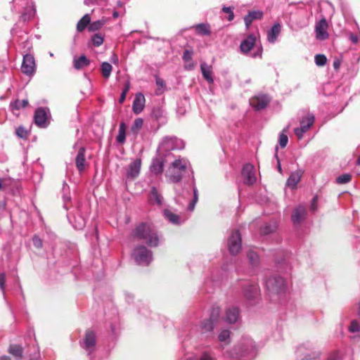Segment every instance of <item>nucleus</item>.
Masks as SVG:
<instances>
[{
  "instance_id": "obj_1",
  "label": "nucleus",
  "mask_w": 360,
  "mask_h": 360,
  "mask_svg": "<svg viewBox=\"0 0 360 360\" xmlns=\"http://www.w3.org/2000/svg\"><path fill=\"white\" fill-rule=\"evenodd\" d=\"M132 236L145 240L150 247H157L160 241L157 231L148 223L143 222L137 225L132 231Z\"/></svg>"
},
{
  "instance_id": "obj_2",
  "label": "nucleus",
  "mask_w": 360,
  "mask_h": 360,
  "mask_svg": "<svg viewBox=\"0 0 360 360\" xmlns=\"http://www.w3.org/2000/svg\"><path fill=\"white\" fill-rule=\"evenodd\" d=\"M188 172L193 174L190 162L185 158H179L171 163L166 176L172 182L178 183Z\"/></svg>"
},
{
  "instance_id": "obj_3",
  "label": "nucleus",
  "mask_w": 360,
  "mask_h": 360,
  "mask_svg": "<svg viewBox=\"0 0 360 360\" xmlns=\"http://www.w3.org/2000/svg\"><path fill=\"white\" fill-rule=\"evenodd\" d=\"M257 354V347L249 337H243L234 347V354L237 356L254 357Z\"/></svg>"
},
{
  "instance_id": "obj_4",
  "label": "nucleus",
  "mask_w": 360,
  "mask_h": 360,
  "mask_svg": "<svg viewBox=\"0 0 360 360\" xmlns=\"http://www.w3.org/2000/svg\"><path fill=\"white\" fill-rule=\"evenodd\" d=\"M184 148V143L182 140L176 137H165L162 139L158 148V153L160 155L167 158L170 151L181 150Z\"/></svg>"
},
{
  "instance_id": "obj_5",
  "label": "nucleus",
  "mask_w": 360,
  "mask_h": 360,
  "mask_svg": "<svg viewBox=\"0 0 360 360\" xmlns=\"http://www.w3.org/2000/svg\"><path fill=\"white\" fill-rule=\"evenodd\" d=\"M266 290L270 296L281 295L285 292L287 285L285 281L280 276H271L265 281Z\"/></svg>"
},
{
  "instance_id": "obj_6",
  "label": "nucleus",
  "mask_w": 360,
  "mask_h": 360,
  "mask_svg": "<svg viewBox=\"0 0 360 360\" xmlns=\"http://www.w3.org/2000/svg\"><path fill=\"white\" fill-rule=\"evenodd\" d=\"M13 9L16 13H22L20 18L24 21L30 20L34 14L30 0H13Z\"/></svg>"
},
{
  "instance_id": "obj_7",
  "label": "nucleus",
  "mask_w": 360,
  "mask_h": 360,
  "mask_svg": "<svg viewBox=\"0 0 360 360\" xmlns=\"http://www.w3.org/2000/svg\"><path fill=\"white\" fill-rule=\"evenodd\" d=\"M131 255L139 265L148 266L153 260L152 252L143 245L135 248Z\"/></svg>"
},
{
  "instance_id": "obj_8",
  "label": "nucleus",
  "mask_w": 360,
  "mask_h": 360,
  "mask_svg": "<svg viewBox=\"0 0 360 360\" xmlns=\"http://www.w3.org/2000/svg\"><path fill=\"white\" fill-rule=\"evenodd\" d=\"M314 347L310 342L304 343L299 346L297 349V356L302 360H311L316 359L319 353L314 351Z\"/></svg>"
},
{
  "instance_id": "obj_9",
  "label": "nucleus",
  "mask_w": 360,
  "mask_h": 360,
  "mask_svg": "<svg viewBox=\"0 0 360 360\" xmlns=\"http://www.w3.org/2000/svg\"><path fill=\"white\" fill-rule=\"evenodd\" d=\"M228 248L231 255H236L241 249V236L238 230L233 231L228 239Z\"/></svg>"
},
{
  "instance_id": "obj_10",
  "label": "nucleus",
  "mask_w": 360,
  "mask_h": 360,
  "mask_svg": "<svg viewBox=\"0 0 360 360\" xmlns=\"http://www.w3.org/2000/svg\"><path fill=\"white\" fill-rule=\"evenodd\" d=\"M96 342L95 332L91 330H87L83 341L80 342V345L89 355L94 350Z\"/></svg>"
},
{
  "instance_id": "obj_11",
  "label": "nucleus",
  "mask_w": 360,
  "mask_h": 360,
  "mask_svg": "<svg viewBox=\"0 0 360 360\" xmlns=\"http://www.w3.org/2000/svg\"><path fill=\"white\" fill-rule=\"evenodd\" d=\"M328 25L325 18H321L316 22L315 34L318 40L323 41L328 38Z\"/></svg>"
},
{
  "instance_id": "obj_12",
  "label": "nucleus",
  "mask_w": 360,
  "mask_h": 360,
  "mask_svg": "<svg viewBox=\"0 0 360 360\" xmlns=\"http://www.w3.org/2000/svg\"><path fill=\"white\" fill-rule=\"evenodd\" d=\"M241 175L243 178L245 184L252 185L256 182L257 178L255 176V167L251 164H245L243 166Z\"/></svg>"
},
{
  "instance_id": "obj_13",
  "label": "nucleus",
  "mask_w": 360,
  "mask_h": 360,
  "mask_svg": "<svg viewBox=\"0 0 360 360\" xmlns=\"http://www.w3.org/2000/svg\"><path fill=\"white\" fill-rule=\"evenodd\" d=\"M21 70L27 75H32L35 72V60L31 54H25L23 56Z\"/></svg>"
},
{
  "instance_id": "obj_14",
  "label": "nucleus",
  "mask_w": 360,
  "mask_h": 360,
  "mask_svg": "<svg viewBox=\"0 0 360 360\" xmlns=\"http://www.w3.org/2000/svg\"><path fill=\"white\" fill-rule=\"evenodd\" d=\"M34 123L41 128H45L48 125V110L44 108H39L34 112Z\"/></svg>"
},
{
  "instance_id": "obj_15",
  "label": "nucleus",
  "mask_w": 360,
  "mask_h": 360,
  "mask_svg": "<svg viewBox=\"0 0 360 360\" xmlns=\"http://www.w3.org/2000/svg\"><path fill=\"white\" fill-rule=\"evenodd\" d=\"M215 323H216L210 319L202 321L198 326V330L200 335H205L206 338L212 337L213 335L212 330Z\"/></svg>"
},
{
  "instance_id": "obj_16",
  "label": "nucleus",
  "mask_w": 360,
  "mask_h": 360,
  "mask_svg": "<svg viewBox=\"0 0 360 360\" xmlns=\"http://www.w3.org/2000/svg\"><path fill=\"white\" fill-rule=\"evenodd\" d=\"M269 103V98L266 95H259L250 100V105L257 110L264 109Z\"/></svg>"
},
{
  "instance_id": "obj_17",
  "label": "nucleus",
  "mask_w": 360,
  "mask_h": 360,
  "mask_svg": "<svg viewBox=\"0 0 360 360\" xmlns=\"http://www.w3.org/2000/svg\"><path fill=\"white\" fill-rule=\"evenodd\" d=\"M244 296L245 297L249 300H253L259 294V288L257 284H252L250 283H246L245 287L244 288Z\"/></svg>"
},
{
  "instance_id": "obj_18",
  "label": "nucleus",
  "mask_w": 360,
  "mask_h": 360,
  "mask_svg": "<svg viewBox=\"0 0 360 360\" xmlns=\"http://www.w3.org/2000/svg\"><path fill=\"white\" fill-rule=\"evenodd\" d=\"M256 42V36L255 34H250L240 44V51L247 54L252 49Z\"/></svg>"
},
{
  "instance_id": "obj_19",
  "label": "nucleus",
  "mask_w": 360,
  "mask_h": 360,
  "mask_svg": "<svg viewBox=\"0 0 360 360\" xmlns=\"http://www.w3.org/2000/svg\"><path fill=\"white\" fill-rule=\"evenodd\" d=\"M145 101L146 99L143 94L138 93L136 94L132 104V110L135 114L138 115L143 111Z\"/></svg>"
},
{
  "instance_id": "obj_20",
  "label": "nucleus",
  "mask_w": 360,
  "mask_h": 360,
  "mask_svg": "<svg viewBox=\"0 0 360 360\" xmlns=\"http://www.w3.org/2000/svg\"><path fill=\"white\" fill-rule=\"evenodd\" d=\"M141 166V159H136L133 161L128 167L127 175L128 177L134 179L137 177L140 173Z\"/></svg>"
},
{
  "instance_id": "obj_21",
  "label": "nucleus",
  "mask_w": 360,
  "mask_h": 360,
  "mask_svg": "<svg viewBox=\"0 0 360 360\" xmlns=\"http://www.w3.org/2000/svg\"><path fill=\"white\" fill-rule=\"evenodd\" d=\"M239 309L236 307H231L226 309L225 320L229 323H236L239 319Z\"/></svg>"
},
{
  "instance_id": "obj_22",
  "label": "nucleus",
  "mask_w": 360,
  "mask_h": 360,
  "mask_svg": "<svg viewBox=\"0 0 360 360\" xmlns=\"http://www.w3.org/2000/svg\"><path fill=\"white\" fill-rule=\"evenodd\" d=\"M306 214L305 207L302 205H299L294 210V212L292 214V221L295 224H300L304 219Z\"/></svg>"
},
{
  "instance_id": "obj_23",
  "label": "nucleus",
  "mask_w": 360,
  "mask_h": 360,
  "mask_svg": "<svg viewBox=\"0 0 360 360\" xmlns=\"http://www.w3.org/2000/svg\"><path fill=\"white\" fill-rule=\"evenodd\" d=\"M281 31V25L280 23H275L271 28L267 32V40L271 44H274L279 36Z\"/></svg>"
},
{
  "instance_id": "obj_24",
  "label": "nucleus",
  "mask_w": 360,
  "mask_h": 360,
  "mask_svg": "<svg viewBox=\"0 0 360 360\" xmlns=\"http://www.w3.org/2000/svg\"><path fill=\"white\" fill-rule=\"evenodd\" d=\"M263 17V13L260 11H250L248 15L244 17V22L246 29L248 30L253 20H260Z\"/></svg>"
},
{
  "instance_id": "obj_25",
  "label": "nucleus",
  "mask_w": 360,
  "mask_h": 360,
  "mask_svg": "<svg viewBox=\"0 0 360 360\" xmlns=\"http://www.w3.org/2000/svg\"><path fill=\"white\" fill-rule=\"evenodd\" d=\"M85 162V149L84 148L82 147L79 149L75 160L77 168L80 172H83L84 169Z\"/></svg>"
},
{
  "instance_id": "obj_26",
  "label": "nucleus",
  "mask_w": 360,
  "mask_h": 360,
  "mask_svg": "<svg viewBox=\"0 0 360 360\" xmlns=\"http://www.w3.org/2000/svg\"><path fill=\"white\" fill-rule=\"evenodd\" d=\"M149 200L151 203L162 205L163 202V197L158 192L155 187H152L149 193Z\"/></svg>"
},
{
  "instance_id": "obj_27",
  "label": "nucleus",
  "mask_w": 360,
  "mask_h": 360,
  "mask_svg": "<svg viewBox=\"0 0 360 360\" xmlns=\"http://www.w3.org/2000/svg\"><path fill=\"white\" fill-rule=\"evenodd\" d=\"M200 69L205 79L210 84L213 83L214 79L212 77V70L210 65H208L205 63H202L200 65Z\"/></svg>"
},
{
  "instance_id": "obj_28",
  "label": "nucleus",
  "mask_w": 360,
  "mask_h": 360,
  "mask_svg": "<svg viewBox=\"0 0 360 360\" xmlns=\"http://www.w3.org/2000/svg\"><path fill=\"white\" fill-rule=\"evenodd\" d=\"M302 176L301 171H295L292 172L289 178L287 180L286 184L288 186L294 188L297 184L300 182Z\"/></svg>"
},
{
  "instance_id": "obj_29",
  "label": "nucleus",
  "mask_w": 360,
  "mask_h": 360,
  "mask_svg": "<svg viewBox=\"0 0 360 360\" xmlns=\"http://www.w3.org/2000/svg\"><path fill=\"white\" fill-rule=\"evenodd\" d=\"M89 64L90 60L84 55H82L79 58L75 57L73 59V66L76 70H80Z\"/></svg>"
},
{
  "instance_id": "obj_30",
  "label": "nucleus",
  "mask_w": 360,
  "mask_h": 360,
  "mask_svg": "<svg viewBox=\"0 0 360 360\" xmlns=\"http://www.w3.org/2000/svg\"><path fill=\"white\" fill-rule=\"evenodd\" d=\"M150 172L155 174L162 173L163 170V162L160 158L153 159L152 164L150 167Z\"/></svg>"
},
{
  "instance_id": "obj_31",
  "label": "nucleus",
  "mask_w": 360,
  "mask_h": 360,
  "mask_svg": "<svg viewBox=\"0 0 360 360\" xmlns=\"http://www.w3.org/2000/svg\"><path fill=\"white\" fill-rule=\"evenodd\" d=\"M69 220L76 229H82L86 224V219L80 215L78 217L74 216L72 218L69 217Z\"/></svg>"
},
{
  "instance_id": "obj_32",
  "label": "nucleus",
  "mask_w": 360,
  "mask_h": 360,
  "mask_svg": "<svg viewBox=\"0 0 360 360\" xmlns=\"http://www.w3.org/2000/svg\"><path fill=\"white\" fill-rule=\"evenodd\" d=\"M126 130H127L126 124L123 122H120V126H119L118 134L116 137L117 141L120 144H123L125 143Z\"/></svg>"
},
{
  "instance_id": "obj_33",
  "label": "nucleus",
  "mask_w": 360,
  "mask_h": 360,
  "mask_svg": "<svg viewBox=\"0 0 360 360\" xmlns=\"http://www.w3.org/2000/svg\"><path fill=\"white\" fill-rule=\"evenodd\" d=\"M314 122V116L312 114H308L300 121V127L307 131L313 125Z\"/></svg>"
},
{
  "instance_id": "obj_34",
  "label": "nucleus",
  "mask_w": 360,
  "mask_h": 360,
  "mask_svg": "<svg viewBox=\"0 0 360 360\" xmlns=\"http://www.w3.org/2000/svg\"><path fill=\"white\" fill-rule=\"evenodd\" d=\"M91 17L89 14L84 15L77 22V30L78 32H82L86 26L90 24Z\"/></svg>"
},
{
  "instance_id": "obj_35",
  "label": "nucleus",
  "mask_w": 360,
  "mask_h": 360,
  "mask_svg": "<svg viewBox=\"0 0 360 360\" xmlns=\"http://www.w3.org/2000/svg\"><path fill=\"white\" fill-rule=\"evenodd\" d=\"M198 34L208 36L211 33L210 26L208 24L200 23L194 26Z\"/></svg>"
},
{
  "instance_id": "obj_36",
  "label": "nucleus",
  "mask_w": 360,
  "mask_h": 360,
  "mask_svg": "<svg viewBox=\"0 0 360 360\" xmlns=\"http://www.w3.org/2000/svg\"><path fill=\"white\" fill-rule=\"evenodd\" d=\"M165 217L174 224H180L181 223L179 216L172 212L170 210H165L164 211Z\"/></svg>"
},
{
  "instance_id": "obj_37",
  "label": "nucleus",
  "mask_w": 360,
  "mask_h": 360,
  "mask_svg": "<svg viewBox=\"0 0 360 360\" xmlns=\"http://www.w3.org/2000/svg\"><path fill=\"white\" fill-rule=\"evenodd\" d=\"M9 353L13 355L15 357L20 359L22 356V347L19 345H12L8 349Z\"/></svg>"
},
{
  "instance_id": "obj_38",
  "label": "nucleus",
  "mask_w": 360,
  "mask_h": 360,
  "mask_svg": "<svg viewBox=\"0 0 360 360\" xmlns=\"http://www.w3.org/2000/svg\"><path fill=\"white\" fill-rule=\"evenodd\" d=\"M27 105L28 101L27 99L22 101L15 100L10 104V108L12 110H15L25 108Z\"/></svg>"
},
{
  "instance_id": "obj_39",
  "label": "nucleus",
  "mask_w": 360,
  "mask_h": 360,
  "mask_svg": "<svg viewBox=\"0 0 360 360\" xmlns=\"http://www.w3.org/2000/svg\"><path fill=\"white\" fill-rule=\"evenodd\" d=\"M101 68L103 76L108 79L110 76L112 70V65L108 62H103L101 63Z\"/></svg>"
},
{
  "instance_id": "obj_40",
  "label": "nucleus",
  "mask_w": 360,
  "mask_h": 360,
  "mask_svg": "<svg viewBox=\"0 0 360 360\" xmlns=\"http://www.w3.org/2000/svg\"><path fill=\"white\" fill-rule=\"evenodd\" d=\"M155 83L158 86V89L156 90V94L160 95L163 93V91L165 89V81L159 77L158 76L155 75Z\"/></svg>"
},
{
  "instance_id": "obj_41",
  "label": "nucleus",
  "mask_w": 360,
  "mask_h": 360,
  "mask_svg": "<svg viewBox=\"0 0 360 360\" xmlns=\"http://www.w3.org/2000/svg\"><path fill=\"white\" fill-rule=\"evenodd\" d=\"M143 119L139 117V118H136L131 127V131L134 134H137L139 131V130L141 129L142 126H143Z\"/></svg>"
},
{
  "instance_id": "obj_42",
  "label": "nucleus",
  "mask_w": 360,
  "mask_h": 360,
  "mask_svg": "<svg viewBox=\"0 0 360 360\" xmlns=\"http://www.w3.org/2000/svg\"><path fill=\"white\" fill-rule=\"evenodd\" d=\"M287 129H284L283 131L279 134L278 143L281 148H285L288 142V138L285 133Z\"/></svg>"
},
{
  "instance_id": "obj_43",
  "label": "nucleus",
  "mask_w": 360,
  "mask_h": 360,
  "mask_svg": "<svg viewBox=\"0 0 360 360\" xmlns=\"http://www.w3.org/2000/svg\"><path fill=\"white\" fill-rule=\"evenodd\" d=\"M229 338L230 332L228 330H222L218 336L219 341L225 344H228L229 342Z\"/></svg>"
},
{
  "instance_id": "obj_44",
  "label": "nucleus",
  "mask_w": 360,
  "mask_h": 360,
  "mask_svg": "<svg viewBox=\"0 0 360 360\" xmlns=\"http://www.w3.org/2000/svg\"><path fill=\"white\" fill-rule=\"evenodd\" d=\"M220 313V308L219 307H214L211 310V314L209 319L216 323L219 318Z\"/></svg>"
},
{
  "instance_id": "obj_45",
  "label": "nucleus",
  "mask_w": 360,
  "mask_h": 360,
  "mask_svg": "<svg viewBox=\"0 0 360 360\" xmlns=\"http://www.w3.org/2000/svg\"><path fill=\"white\" fill-rule=\"evenodd\" d=\"M193 198L192 201L189 203L188 209L190 211H193L195 208V204L198 200V191L195 186H193Z\"/></svg>"
},
{
  "instance_id": "obj_46",
  "label": "nucleus",
  "mask_w": 360,
  "mask_h": 360,
  "mask_svg": "<svg viewBox=\"0 0 360 360\" xmlns=\"http://www.w3.org/2000/svg\"><path fill=\"white\" fill-rule=\"evenodd\" d=\"M352 179V175L349 174H344L342 175H340L336 179V182L338 184H345L347 183H349Z\"/></svg>"
},
{
  "instance_id": "obj_47",
  "label": "nucleus",
  "mask_w": 360,
  "mask_h": 360,
  "mask_svg": "<svg viewBox=\"0 0 360 360\" xmlns=\"http://www.w3.org/2000/svg\"><path fill=\"white\" fill-rule=\"evenodd\" d=\"M105 20H98L89 24V29L90 31H96L100 30L104 25Z\"/></svg>"
},
{
  "instance_id": "obj_48",
  "label": "nucleus",
  "mask_w": 360,
  "mask_h": 360,
  "mask_svg": "<svg viewBox=\"0 0 360 360\" xmlns=\"http://www.w3.org/2000/svg\"><path fill=\"white\" fill-rule=\"evenodd\" d=\"M248 258L250 264L252 265L256 264L259 261L258 254L253 250H250L248 252Z\"/></svg>"
},
{
  "instance_id": "obj_49",
  "label": "nucleus",
  "mask_w": 360,
  "mask_h": 360,
  "mask_svg": "<svg viewBox=\"0 0 360 360\" xmlns=\"http://www.w3.org/2000/svg\"><path fill=\"white\" fill-rule=\"evenodd\" d=\"M16 135L21 139H27L29 134L28 131L22 126L18 127L15 130Z\"/></svg>"
},
{
  "instance_id": "obj_50",
  "label": "nucleus",
  "mask_w": 360,
  "mask_h": 360,
  "mask_svg": "<svg viewBox=\"0 0 360 360\" xmlns=\"http://www.w3.org/2000/svg\"><path fill=\"white\" fill-rule=\"evenodd\" d=\"M276 229V224H266L261 228V233L264 235H266L274 231Z\"/></svg>"
},
{
  "instance_id": "obj_51",
  "label": "nucleus",
  "mask_w": 360,
  "mask_h": 360,
  "mask_svg": "<svg viewBox=\"0 0 360 360\" xmlns=\"http://www.w3.org/2000/svg\"><path fill=\"white\" fill-rule=\"evenodd\" d=\"M327 61V58L323 54H317L315 56V63L318 66H323Z\"/></svg>"
},
{
  "instance_id": "obj_52",
  "label": "nucleus",
  "mask_w": 360,
  "mask_h": 360,
  "mask_svg": "<svg viewBox=\"0 0 360 360\" xmlns=\"http://www.w3.org/2000/svg\"><path fill=\"white\" fill-rule=\"evenodd\" d=\"M91 41L95 46H99L103 43V38L99 34H95L91 37Z\"/></svg>"
},
{
  "instance_id": "obj_53",
  "label": "nucleus",
  "mask_w": 360,
  "mask_h": 360,
  "mask_svg": "<svg viewBox=\"0 0 360 360\" xmlns=\"http://www.w3.org/2000/svg\"><path fill=\"white\" fill-rule=\"evenodd\" d=\"M222 11L228 14L227 20L231 21L234 18L233 8L231 6H223Z\"/></svg>"
},
{
  "instance_id": "obj_54",
  "label": "nucleus",
  "mask_w": 360,
  "mask_h": 360,
  "mask_svg": "<svg viewBox=\"0 0 360 360\" xmlns=\"http://www.w3.org/2000/svg\"><path fill=\"white\" fill-rule=\"evenodd\" d=\"M349 330L351 333L359 332L360 330V326L356 320H353L349 327Z\"/></svg>"
},
{
  "instance_id": "obj_55",
  "label": "nucleus",
  "mask_w": 360,
  "mask_h": 360,
  "mask_svg": "<svg viewBox=\"0 0 360 360\" xmlns=\"http://www.w3.org/2000/svg\"><path fill=\"white\" fill-rule=\"evenodd\" d=\"M198 360H216L212 354L208 352H204L201 354Z\"/></svg>"
},
{
  "instance_id": "obj_56",
  "label": "nucleus",
  "mask_w": 360,
  "mask_h": 360,
  "mask_svg": "<svg viewBox=\"0 0 360 360\" xmlns=\"http://www.w3.org/2000/svg\"><path fill=\"white\" fill-rule=\"evenodd\" d=\"M33 245L35 248L40 249L43 246L42 240L41 238L37 236H34L32 238Z\"/></svg>"
},
{
  "instance_id": "obj_57",
  "label": "nucleus",
  "mask_w": 360,
  "mask_h": 360,
  "mask_svg": "<svg viewBox=\"0 0 360 360\" xmlns=\"http://www.w3.org/2000/svg\"><path fill=\"white\" fill-rule=\"evenodd\" d=\"M306 132L307 131L302 129L301 127H297L294 129V133L299 139H301Z\"/></svg>"
},
{
  "instance_id": "obj_58",
  "label": "nucleus",
  "mask_w": 360,
  "mask_h": 360,
  "mask_svg": "<svg viewBox=\"0 0 360 360\" xmlns=\"http://www.w3.org/2000/svg\"><path fill=\"white\" fill-rule=\"evenodd\" d=\"M5 285H6V274L4 273H1L0 274V289L1 290L3 293H4Z\"/></svg>"
},
{
  "instance_id": "obj_59",
  "label": "nucleus",
  "mask_w": 360,
  "mask_h": 360,
  "mask_svg": "<svg viewBox=\"0 0 360 360\" xmlns=\"http://www.w3.org/2000/svg\"><path fill=\"white\" fill-rule=\"evenodd\" d=\"M192 51L185 50L183 54V59L186 61H188L192 58Z\"/></svg>"
},
{
  "instance_id": "obj_60",
  "label": "nucleus",
  "mask_w": 360,
  "mask_h": 360,
  "mask_svg": "<svg viewBox=\"0 0 360 360\" xmlns=\"http://www.w3.org/2000/svg\"><path fill=\"white\" fill-rule=\"evenodd\" d=\"M317 200H318L317 196H314L312 199L311 204L310 206V210L313 212H315L317 209V206H316Z\"/></svg>"
},
{
  "instance_id": "obj_61",
  "label": "nucleus",
  "mask_w": 360,
  "mask_h": 360,
  "mask_svg": "<svg viewBox=\"0 0 360 360\" xmlns=\"http://www.w3.org/2000/svg\"><path fill=\"white\" fill-rule=\"evenodd\" d=\"M341 65V60L335 58L333 63V66L335 70H338Z\"/></svg>"
},
{
  "instance_id": "obj_62",
  "label": "nucleus",
  "mask_w": 360,
  "mask_h": 360,
  "mask_svg": "<svg viewBox=\"0 0 360 360\" xmlns=\"http://www.w3.org/2000/svg\"><path fill=\"white\" fill-rule=\"evenodd\" d=\"M349 39L354 44H356L359 40L358 36L355 34H351Z\"/></svg>"
},
{
  "instance_id": "obj_63",
  "label": "nucleus",
  "mask_w": 360,
  "mask_h": 360,
  "mask_svg": "<svg viewBox=\"0 0 360 360\" xmlns=\"http://www.w3.org/2000/svg\"><path fill=\"white\" fill-rule=\"evenodd\" d=\"M153 113V115H155V117L156 118H158L161 115L162 112H161V110L160 109H158L157 110H154Z\"/></svg>"
},
{
  "instance_id": "obj_64",
  "label": "nucleus",
  "mask_w": 360,
  "mask_h": 360,
  "mask_svg": "<svg viewBox=\"0 0 360 360\" xmlns=\"http://www.w3.org/2000/svg\"><path fill=\"white\" fill-rule=\"evenodd\" d=\"M328 360H339L337 354H333L329 356Z\"/></svg>"
}]
</instances>
